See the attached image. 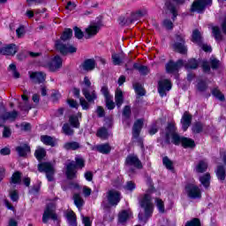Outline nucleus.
Here are the masks:
<instances>
[{
	"label": "nucleus",
	"mask_w": 226,
	"mask_h": 226,
	"mask_svg": "<svg viewBox=\"0 0 226 226\" xmlns=\"http://www.w3.org/2000/svg\"><path fill=\"white\" fill-rule=\"evenodd\" d=\"M153 192H154V188L150 187L139 201L140 207L144 209V214H139V220L140 222H147V219L153 215L154 205H153V199L151 198V194H149L153 193Z\"/></svg>",
	"instance_id": "1"
},
{
	"label": "nucleus",
	"mask_w": 226,
	"mask_h": 226,
	"mask_svg": "<svg viewBox=\"0 0 226 226\" xmlns=\"http://www.w3.org/2000/svg\"><path fill=\"white\" fill-rule=\"evenodd\" d=\"M170 139L172 144L175 146H179L183 140V137H180L177 132H176V125L174 124H169L166 129V142L170 144Z\"/></svg>",
	"instance_id": "2"
},
{
	"label": "nucleus",
	"mask_w": 226,
	"mask_h": 226,
	"mask_svg": "<svg viewBox=\"0 0 226 226\" xmlns=\"http://www.w3.org/2000/svg\"><path fill=\"white\" fill-rule=\"evenodd\" d=\"M82 93L89 103H93L97 98L96 92L91 87V80L87 76L83 79Z\"/></svg>",
	"instance_id": "3"
},
{
	"label": "nucleus",
	"mask_w": 226,
	"mask_h": 226,
	"mask_svg": "<svg viewBox=\"0 0 226 226\" xmlns=\"http://www.w3.org/2000/svg\"><path fill=\"white\" fill-rule=\"evenodd\" d=\"M84 159L79 157L76 158V164L75 162H71L67 164L65 174L68 179H75L77 177V167L84 169Z\"/></svg>",
	"instance_id": "4"
},
{
	"label": "nucleus",
	"mask_w": 226,
	"mask_h": 226,
	"mask_svg": "<svg viewBox=\"0 0 226 226\" xmlns=\"http://www.w3.org/2000/svg\"><path fill=\"white\" fill-rule=\"evenodd\" d=\"M39 172H45L48 181H54V166L50 162H41L38 165Z\"/></svg>",
	"instance_id": "5"
},
{
	"label": "nucleus",
	"mask_w": 226,
	"mask_h": 226,
	"mask_svg": "<svg viewBox=\"0 0 226 226\" xmlns=\"http://www.w3.org/2000/svg\"><path fill=\"white\" fill-rule=\"evenodd\" d=\"M185 192L190 199H200L202 192L197 185L190 183L185 185Z\"/></svg>",
	"instance_id": "6"
},
{
	"label": "nucleus",
	"mask_w": 226,
	"mask_h": 226,
	"mask_svg": "<svg viewBox=\"0 0 226 226\" xmlns=\"http://www.w3.org/2000/svg\"><path fill=\"white\" fill-rule=\"evenodd\" d=\"M56 47L58 52L62 53L63 56H66V54H75V52H77V49L73 45L64 44L61 41L56 42Z\"/></svg>",
	"instance_id": "7"
},
{
	"label": "nucleus",
	"mask_w": 226,
	"mask_h": 226,
	"mask_svg": "<svg viewBox=\"0 0 226 226\" xmlns=\"http://www.w3.org/2000/svg\"><path fill=\"white\" fill-rule=\"evenodd\" d=\"M213 0H197L193 2L191 7V11H197L202 13L206 10V6H211Z\"/></svg>",
	"instance_id": "8"
},
{
	"label": "nucleus",
	"mask_w": 226,
	"mask_h": 226,
	"mask_svg": "<svg viewBox=\"0 0 226 226\" xmlns=\"http://www.w3.org/2000/svg\"><path fill=\"white\" fill-rule=\"evenodd\" d=\"M55 211L56 207H54V204L50 203L46 207V209L44 210V214L42 215L43 223H47L49 218H51V220H57V215H56Z\"/></svg>",
	"instance_id": "9"
},
{
	"label": "nucleus",
	"mask_w": 226,
	"mask_h": 226,
	"mask_svg": "<svg viewBox=\"0 0 226 226\" xmlns=\"http://www.w3.org/2000/svg\"><path fill=\"white\" fill-rule=\"evenodd\" d=\"M47 68L49 70V72H57V70L63 68V58H61L59 56H55L47 64Z\"/></svg>",
	"instance_id": "10"
},
{
	"label": "nucleus",
	"mask_w": 226,
	"mask_h": 226,
	"mask_svg": "<svg viewBox=\"0 0 226 226\" xmlns=\"http://www.w3.org/2000/svg\"><path fill=\"white\" fill-rule=\"evenodd\" d=\"M107 199L110 206H117L121 200V193L116 190H110L107 193Z\"/></svg>",
	"instance_id": "11"
},
{
	"label": "nucleus",
	"mask_w": 226,
	"mask_h": 226,
	"mask_svg": "<svg viewBox=\"0 0 226 226\" xmlns=\"http://www.w3.org/2000/svg\"><path fill=\"white\" fill-rule=\"evenodd\" d=\"M172 89V83L169 79H162L159 81L158 92L160 96H167V91Z\"/></svg>",
	"instance_id": "12"
},
{
	"label": "nucleus",
	"mask_w": 226,
	"mask_h": 226,
	"mask_svg": "<svg viewBox=\"0 0 226 226\" xmlns=\"http://www.w3.org/2000/svg\"><path fill=\"white\" fill-rule=\"evenodd\" d=\"M99 31L100 26L98 24H91L85 30L86 40H89L91 38H94V36H96Z\"/></svg>",
	"instance_id": "13"
},
{
	"label": "nucleus",
	"mask_w": 226,
	"mask_h": 226,
	"mask_svg": "<svg viewBox=\"0 0 226 226\" xmlns=\"http://www.w3.org/2000/svg\"><path fill=\"white\" fill-rule=\"evenodd\" d=\"M173 49L179 54H186L188 49L185 46V39L182 36H177V41L173 44Z\"/></svg>",
	"instance_id": "14"
},
{
	"label": "nucleus",
	"mask_w": 226,
	"mask_h": 226,
	"mask_svg": "<svg viewBox=\"0 0 226 226\" xmlns=\"http://www.w3.org/2000/svg\"><path fill=\"white\" fill-rule=\"evenodd\" d=\"M0 54L2 56H15L17 54V46L15 44L2 46L0 42Z\"/></svg>",
	"instance_id": "15"
},
{
	"label": "nucleus",
	"mask_w": 226,
	"mask_h": 226,
	"mask_svg": "<svg viewBox=\"0 0 226 226\" xmlns=\"http://www.w3.org/2000/svg\"><path fill=\"white\" fill-rule=\"evenodd\" d=\"M126 165L129 167H135V169H142V162L136 155H128L125 161Z\"/></svg>",
	"instance_id": "16"
},
{
	"label": "nucleus",
	"mask_w": 226,
	"mask_h": 226,
	"mask_svg": "<svg viewBox=\"0 0 226 226\" xmlns=\"http://www.w3.org/2000/svg\"><path fill=\"white\" fill-rule=\"evenodd\" d=\"M183 64V60H178L177 63L170 61L166 64V72L168 73H174V72H177L178 68H181Z\"/></svg>",
	"instance_id": "17"
},
{
	"label": "nucleus",
	"mask_w": 226,
	"mask_h": 226,
	"mask_svg": "<svg viewBox=\"0 0 226 226\" xmlns=\"http://www.w3.org/2000/svg\"><path fill=\"white\" fill-rule=\"evenodd\" d=\"M47 75L45 72H30V79L34 80L36 84H41V82H45V78Z\"/></svg>",
	"instance_id": "18"
},
{
	"label": "nucleus",
	"mask_w": 226,
	"mask_h": 226,
	"mask_svg": "<svg viewBox=\"0 0 226 226\" xmlns=\"http://www.w3.org/2000/svg\"><path fill=\"white\" fill-rule=\"evenodd\" d=\"M132 218V212L130 210H122L118 214V223H125Z\"/></svg>",
	"instance_id": "19"
},
{
	"label": "nucleus",
	"mask_w": 226,
	"mask_h": 226,
	"mask_svg": "<svg viewBox=\"0 0 226 226\" xmlns=\"http://www.w3.org/2000/svg\"><path fill=\"white\" fill-rule=\"evenodd\" d=\"M182 129L184 132H186L188 128H190V124H192V117L188 113H185L181 119Z\"/></svg>",
	"instance_id": "20"
},
{
	"label": "nucleus",
	"mask_w": 226,
	"mask_h": 226,
	"mask_svg": "<svg viewBox=\"0 0 226 226\" xmlns=\"http://www.w3.org/2000/svg\"><path fill=\"white\" fill-rule=\"evenodd\" d=\"M82 68H83V70H85V72H93V70H94V68H96V61H94V59H93V58L87 59L83 63Z\"/></svg>",
	"instance_id": "21"
},
{
	"label": "nucleus",
	"mask_w": 226,
	"mask_h": 226,
	"mask_svg": "<svg viewBox=\"0 0 226 226\" xmlns=\"http://www.w3.org/2000/svg\"><path fill=\"white\" fill-rule=\"evenodd\" d=\"M115 102L117 107L121 109V105H123L124 102V96L123 95V90H121V88H117L115 92Z\"/></svg>",
	"instance_id": "22"
},
{
	"label": "nucleus",
	"mask_w": 226,
	"mask_h": 226,
	"mask_svg": "<svg viewBox=\"0 0 226 226\" xmlns=\"http://www.w3.org/2000/svg\"><path fill=\"white\" fill-rule=\"evenodd\" d=\"M142 126H144V120L142 119H138L133 125L132 129V135L133 137L137 138L139 137L140 133V130H142Z\"/></svg>",
	"instance_id": "23"
},
{
	"label": "nucleus",
	"mask_w": 226,
	"mask_h": 226,
	"mask_svg": "<svg viewBox=\"0 0 226 226\" xmlns=\"http://www.w3.org/2000/svg\"><path fill=\"white\" fill-rule=\"evenodd\" d=\"M94 149H96V151L99 153H102V154H109V153L112 151V147L110 145H109V143L97 145L94 147Z\"/></svg>",
	"instance_id": "24"
},
{
	"label": "nucleus",
	"mask_w": 226,
	"mask_h": 226,
	"mask_svg": "<svg viewBox=\"0 0 226 226\" xmlns=\"http://www.w3.org/2000/svg\"><path fill=\"white\" fill-rule=\"evenodd\" d=\"M199 180L200 183H201L202 186H204V188H209L211 185V174L206 173L200 177Z\"/></svg>",
	"instance_id": "25"
},
{
	"label": "nucleus",
	"mask_w": 226,
	"mask_h": 226,
	"mask_svg": "<svg viewBox=\"0 0 226 226\" xmlns=\"http://www.w3.org/2000/svg\"><path fill=\"white\" fill-rule=\"evenodd\" d=\"M96 135L97 137H99V139H102V140H107V139L110 137V132H109V130H107V128L102 127L97 131Z\"/></svg>",
	"instance_id": "26"
},
{
	"label": "nucleus",
	"mask_w": 226,
	"mask_h": 226,
	"mask_svg": "<svg viewBox=\"0 0 226 226\" xmlns=\"http://www.w3.org/2000/svg\"><path fill=\"white\" fill-rule=\"evenodd\" d=\"M41 142L42 144H45L46 146H51L52 147H54V146H56V139H54V138H52L50 136H47V135L41 136Z\"/></svg>",
	"instance_id": "27"
},
{
	"label": "nucleus",
	"mask_w": 226,
	"mask_h": 226,
	"mask_svg": "<svg viewBox=\"0 0 226 226\" xmlns=\"http://www.w3.org/2000/svg\"><path fill=\"white\" fill-rule=\"evenodd\" d=\"M113 64L117 65L121 64L124 61V54L123 53H114L111 56Z\"/></svg>",
	"instance_id": "28"
},
{
	"label": "nucleus",
	"mask_w": 226,
	"mask_h": 226,
	"mask_svg": "<svg viewBox=\"0 0 226 226\" xmlns=\"http://www.w3.org/2000/svg\"><path fill=\"white\" fill-rule=\"evenodd\" d=\"M19 116V112L17 111H11V112H5L3 116H2V119H4V121H15V119H17V117Z\"/></svg>",
	"instance_id": "29"
},
{
	"label": "nucleus",
	"mask_w": 226,
	"mask_h": 226,
	"mask_svg": "<svg viewBox=\"0 0 226 226\" xmlns=\"http://www.w3.org/2000/svg\"><path fill=\"white\" fill-rule=\"evenodd\" d=\"M79 117H82L81 113H78V116H71L69 117V123L73 128H79L80 123H79Z\"/></svg>",
	"instance_id": "30"
},
{
	"label": "nucleus",
	"mask_w": 226,
	"mask_h": 226,
	"mask_svg": "<svg viewBox=\"0 0 226 226\" xmlns=\"http://www.w3.org/2000/svg\"><path fill=\"white\" fill-rule=\"evenodd\" d=\"M64 147L69 151V150H72L75 151L77 149H79L80 147V144L77 141H71V142H67L64 145Z\"/></svg>",
	"instance_id": "31"
},
{
	"label": "nucleus",
	"mask_w": 226,
	"mask_h": 226,
	"mask_svg": "<svg viewBox=\"0 0 226 226\" xmlns=\"http://www.w3.org/2000/svg\"><path fill=\"white\" fill-rule=\"evenodd\" d=\"M139 17H133V13H132L131 18H120L121 26H126L128 24H133L136 20H139Z\"/></svg>",
	"instance_id": "32"
},
{
	"label": "nucleus",
	"mask_w": 226,
	"mask_h": 226,
	"mask_svg": "<svg viewBox=\"0 0 226 226\" xmlns=\"http://www.w3.org/2000/svg\"><path fill=\"white\" fill-rule=\"evenodd\" d=\"M192 41L193 43H197L198 45H200L202 43V34L196 29L192 32Z\"/></svg>",
	"instance_id": "33"
},
{
	"label": "nucleus",
	"mask_w": 226,
	"mask_h": 226,
	"mask_svg": "<svg viewBox=\"0 0 226 226\" xmlns=\"http://www.w3.org/2000/svg\"><path fill=\"white\" fill-rule=\"evenodd\" d=\"M73 200L75 206L78 207V209H81L82 206H84V200L79 193H75L73 196Z\"/></svg>",
	"instance_id": "34"
},
{
	"label": "nucleus",
	"mask_w": 226,
	"mask_h": 226,
	"mask_svg": "<svg viewBox=\"0 0 226 226\" xmlns=\"http://www.w3.org/2000/svg\"><path fill=\"white\" fill-rule=\"evenodd\" d=\"M16 149L19 156H26V154H27V153H30L31 151V148L27 145L18 147Z\"/></svg>",
	"instance_id": "35"
},
{
	"label": "nucleus",
	"mask_w": 226,
	"mask_h": 226,
	"mask_svg": "<svg viewBox=\"0 0 226 226\" xmlns=\"http://www.w3.org/2000/svg\"><path fill=\"white\" fill-rule=\"evenodd\" d=\"M67 220L71 226H77V217L75 216V213H73V211L67 213Z\"/></svg>",
	"instance_id": "36"
},
{
	"label": "nucleus",
	"mask_w": 226,
	"mask_h": 226,
	"mask_svg": "<svg viewBox=\"0 0 226 226\" xmlns=\"http://www.w3.org/2000/svg\"><path fill=\"white\" fill-rule=\"evenodd\" d=\"M207 170V162L200 161L196 166V171L202 174V172H206Z\"/></svg>",
	"instance_id": "37"
},
{
	"label": "nucleus",
	"mask_w": 226,
	"mask_h": 226,
	"mask_svg": "<svg viewBox=\"0 0 226 226\" xmlns=\"http://www.w3.org/2000/svg\"><path fill=\"white\" fill-rule=\"evenodd\" d=\"M181 144L183 147H195V141L192 139L182 137Z\"/></svg>",
	"instance_id": "38"
},
{
	"label": "nucleus",
	"mask_w": 226,
	"mask_h": 226,
	"mask_svg": "<svg viewBox=\"0 0 226 226\" xmlns=\"http://www.w3.org/2000/svg\"><path fill=\"white\" fill-rule=\"evenodd\" d=\"M22 174L19 171H16L11 178V185H20Z\"/></svg>",
	"instance_id": "39"
},
{
	"label": "nucleus",
	"mask_w": 226,
	"mask_h": 226,
	"mask_svg": "<svg viewBox=\"0 0 226 226\" xmlns=\"http://www.w3.org/2000/svg\"><path fill=\"white\" fill-rule=\"evenodd\" d=\"M216 176L220 181H225V168L218 166L216 170Z\"/></svg>",
	"instance_id": "40"
},
{
	"label": "nucleus",
	"mask_w": 226,
	"mask_h": 226,
	"mask_svg": "<svg viewBox=\"0 0 226 226\" xmlns=\"http://www.w3.org/2000/svg\"><path fill=\"white\" fill-rule=\"evenodd\" d=\"M45 154H47V152L41 147L37 148L34 153L35 158L38 160H43Z\"/></svg>",
	"instance_id": "41"
},
{
	"label": "nucleus",
	"mask_w": 226,
	"mask_h": 226,
	"mask_svg": "<svg viewBox=\"0 0 226 226\" xmlns=\"http://www.w3.org/2000/svg\"><path fill=\"white\" fill-rule=\"evenodd\" d=\"M62 132L64 135L72 136L74 133L73 129L70 126V124H64L62 127Z\"/></svg>",
	"instance_id": "42"
},
{
	"label": "nucleus",
	"mask_w": 226,
	"mask_h": 226,
	"mask_svg": "<svg viewBox=\"0 0 226 226\" xmlns=\"http://www.w3.org/2000/svg\"><path fill=\"white\" fill-rule=\"evenodd\" d=\"M72 36H73V31H72V29H70V28H67L62 34L61 40H62V41H66V40H70V38H72Z\"/></svg>",
	"instance_id": "43"
},
{
	"label": "nucleus",
	"mask_w": 226,
	"mask_h": 226,
	"mask_svg": "<svg viewBox=\"0 0 226 226\" xmlns=\"http://www.w3.org/2000/svg\"><path fill=\"white\" fill-rule=\"evenodd\" d=\"M212 34L215 38V40H222V32L220 31V28L218 26L212 27Z\"/></svg>",
	"instance_id": "44"
},
{
	"label": "nucleus",
	"mask_w": 226,
	"mask_h": 226,
	"mask_svg": "<svg viewBox=\"0 0 226 226\" xmlns=\"http://www.w3.org/2000/svg\"><path fill=\"white\" fill-rule=\"evenodd\" d=\"M134 68L139 72V73L141 75H147V73H149V69H147V67L144 66V65H140L139 66V64H134Z\"/></svg>",
	"instance_id": "45"
},
{
	"label": "nucleus",
	"mask_w": 226,
	"mask_h": 226,
	"mask_svg": "<svg viewBox=\"0 0 226 226\" xmlns=\"http://www.w3.org/2000/svg\"><path fill=\"white\" fill-rule=\"evenodd\" d=\"M199 66V63L195 59L189 60L188 64H185L187 70H195Z\"/></svg>",
	"instance_id": "46"
},
{
	"label": "nucleus",
	"mask_w": 226,
	"mask_h": 226,
	"mask_svg": "<svg viewBox=\"0 0 226 226\" xmlns=\"http://www.w3.org/2000/svg\"><path fill=\"white\" fill-rule=\"evenodd\" d=\"M162 163L166 167V169H168V170H172V169H174L172 161H170V159H169V157L167 156L163 157Z\"/></svg>",
	"instance_id": "47"
},
{
	"label": "nucleus",
	"mask_w": 226,
	"mask_h": 226,
	"mask_svg": "<svg viewBox=\"0 0 226 226\" xmlns=\"http://www.w3.org/2000/svg\"><path fill=\"white\" fill-rule=\"evenodd\" d=\"M155 204L159 213H165V205L163 204V200H162L161 199H156Z\"/></svg>",
	"instance_id": "48"
},
{
	"label": "nucleus",
	"mask_w": 226,
	"mask_h": 226,
	"mask_svg": "<svg viewBox=\"0 0 226 226\" xmlns=\"http://www.w3.org/2000/svg\"><path fill=\"white\" fill-rule=\"evenodd\" d=\"M9 71L11 72L14 79H19V77H20V73L17 72V66L14 64L9 65Z\"/></svg>",
	"instance_id": "49"
},
{
	"label": "nucleus",
	"mask_w": 226,
	"mask_h": 226,
	"mask_svg": "<svg viewBox=\"0 0 226 226\" xmlns=\"http://www.w3.org/2000/svg\"><path fill=\"white\" fill-rule=\"evenodd\" d=\"M212 94L214 96H215V98H217L218 100H220L221 102H223V100H225V96H223L222 94V92H220L218 90V88H215L213 91H212Z\"/></svg>",
	"instance_id": "50"
},
{
	"label": "nucleus",
	"mask_w": 226,
	"mask_h": 226,
	"mask_svg": "<svg viewBox=\"0 0 226 226\" xmlns=\"http://www.w3.org/2000/svg\"><path fill=\"white\" fill-rule=\"evenodd\" d=\"M106 100V107L109 109V110H113V109L116 108V103H114V101H112V96L108 97Z\"/></svg>",
	"instance_id": "51"
},
{
	"label": "nucleus",
	"mask_w": 226,
	"mask_h": 226,
	"mask_svg": "<svg viewBox=\"0 0 226 226\" xmlns=\"http://www.w3.org/2000/svg\"><path fill=\"white\" fill-rule=\"evenodd\" d=\"M74 36L78 38V40H82L84 38V32L79 27H74Z\"/></svg>",
	"instance_id": "52"
},
{
	"label": "nucleus",
	"mask_w": 226,
	"mask_h": 226,
	"mask_svg": "<svg viewBox=\"0 0 226 226\" xmlns=\"http://www.w3.org/2000/svg\"><path fill=\"white\" fill-rule=\"evenodd\" d=\"M202 130H204V125L201 123H196L192 126V132L194 133H200V132H202Z\"/></svg>",
	"instance_id": "53"
},
{
	"label": "nucleus",
	"mask_w": 226,
	"mask_h": 226,
	"mask_svg": "<svg viewBox=\"0 0 226 226\" xmlns=\"http://www.w3.org/2000/svg\"><path fill=\"white\" fill-rule=\"evenodd\" d=\"M9 197L12 202H17V200H19V192H17V190L11 191Z\"/></svg>",
	"instance_id": "54"
},
{
	"label": "nucleus",
	"mask_w": 226,
	"mask_h": 226,
	"mask_svg": "<svg viewBox=\"0 0 226 226\" xmlns=\"http://www.w3.org/2000/svg\"><path fill=\"white\" fill-rule=\"evenodd\" d=\"M165 6L168 10H170V13H173V19H176L177 14H176V7L170 4V2H167L165 4Z\"/></svg>",
	"instance_id": "55"
},
{
	"label": "nucleus",
	"mask_w": 226,
	"mask_h": 226,
	"mask_svg": "<svg viewBox=\"0 0 226 226\" xmlns=\"http://www.w3.org/2000/svg\"><path fill=\"white\" fill-rule=\"evenodd\" d=\"M162 26L165 29L170 30L174 27V23H172L170 19H164L162 21Z\"/></svg>",
	"instance_id": "56"
},
{
	"label": "nucleus",
	"mask_w": 226,
	"mask_h": 226,
	"mask_svg": "<svg viewBox=\"0 0 226 226\" xmlns=\"http://www.w3.org/2000/svg\"><path fill=\"white\" fill-rule=\"evenodd\" d=\"M124 188L126 190H128L129 192H133V190H135L136 185H135V182L133 181H128L124 186Z\"/></svg>",
	"instance_id": "57"
},
{
	"label": "nucleus",
	"mask_w": 226,
	"mask_h": 226,
	"mask_svg": "<svg viewBox=\"0 0 226 226\" xmlns=\"http://www.w3.org/2000/svg\"><path fill=\"white\" fill-rule=\"evenodd\" d=\"M210 64L213 70H216L220 66V61H218L216 58L212 57L210 58Z\"/></svg>",
	"instance_id": "58"
},
{
	"label": "nucleus",
	"mask_w": 226,
	"mask_h": 226,
	"mask_svg": "<svg viewBox=\"0 0 226 226\" xmlns=\"http://www.w3.org/2000/svg\"><path fill=\"white\" fill-rule=\"evenodd\" d=\"M79 103H80L83 110H87V109H89V102L87 101H86V99L80 98Z\"/></svg>",
	"instance_id": "59"
},
{
	"label": "nucleus",
	"mask_w": 226,
	"mask_h": 226,
	"mask_svg": "<svg viewBox=\"0 0 226 226\" xmlns=\"http://www.w3.org/2000/svg\"><path fill=\"white\" fill-rule=\"evenodd\" d=\"M185 226H200V220L194 218L193 220L187 222Z\"/></svg>",
	"instance_id": "60"
},
{
	"label": "nucleus",
	"mask_w": 226,
	"mask_h": 226,
	"mask_svg": "<svg viewBox=\"0 0 226 226\" xmlns=\"http://www.w3.org/2000/svg\"><path fill=\"white\" fill-rule=\"evenodd\" d=\"M82 223L84 226H91L93 225V222H91V218L88 216L82 215Z\"/></svg>",
	"instance_id": "61"
},
{
	"label": "nucleus",
	"mask_w": 226,
	"mask_h": 226,
	"mask_svg": "<svg viewBox=\"0 0 226 226\" xmlns=\"http://www.w3.org/2000/svg\"><path fill=\"white\" fill-rule=\"evenodd\" d=\"M101 92L102 93L103 96L105 97V100H107L108 98H111L112 97L110 95V94H109V87H107L106 86L102 87Z\"/></svg>",
	"instance_id": "62"
},
{
	"label": "nucleus",
	"mask_w": 226,
	"mask_h": 226,
	"mask_svg": "<svg viewBox=\"0 0 226 226\" xmlns=\"http://www.w3.org/2000/svg\"><path fill=\"white\" fill-rule=\"evenodd\" d=\"M197 87L200 91H206V89H207V84L204 81H199Z\"/></svg>",
	"instance_id": "63"
},
{
	"label": "nucleus",
	"mask_w": 226,
	"mask_h": 226,
	"mask_svg": "<svg viewBox=\"0 0 226 226\" xmlns=\"http://www.w3.org/2000/svg\"><path fill=\"white\" fill-rule=\"evenodd\" d=\"M131 114H132V109L130 108V106H125L123 111L124 117H130Z\"/></svg>",
	"instance_id": "64"
}]
</instances>
